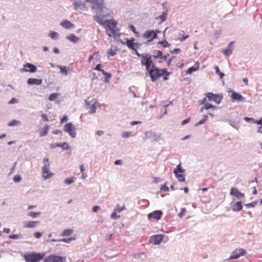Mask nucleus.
<instances>
[{
	"mask_svg": "<svg viewBox=\"0 0 262 262\" xmlns=\"http://www.w3.org/2000/svg\"><path fill=\"white\" fill-rule=\"evenodd\" d=\"M90 2L92 10L95 13L94 20L100 25L103 24V18L107 16L105 14L107 8L104 0H86Z\"/></svg>",
	"mask_w": 262,
	"mask_h": 262,
	"instance_id": "f257e3e1",
	"label": "nucleus"
},
{
	"mask_svg": "<svg viewBox=\"0 0 262 262\" xmlns=\"http://www.w3.org/2000/svg\"><path fill=\"white\" fill-rule=\"evenodd\" d=\"M149 75L152 81H155L158 79L161 78L163 75L168 76V72L165 69H158L156 66L152 67L151 69L147 72Z\"/></svg>",
	"mask_w": 262,
	"mask_h": 262,
	"instance_id": "f03ea898",
	"label": "nucleus"
},
{
	"mask_svg": "<svg viewBox=\"0 0 262 262\" xmlns=\"http://www.w3.org/2000/svg\"><path fill=\"white\" fill-rule=\"evenodd\" d=\"M136 55L141 58V64L145 67L146 72L155 66L151 55L147 53L140 54L138 52L136 53Z\"/></svg>",
	"mask_w": 262,
	"mask_h": 262,
	"instance_id": "7ed1b4c3",
	"label": "nucleus"
},
{
	"mask_svg": "<svg viewBox=\"0 0 262 262\" xmlns=\"http://www.w3.org/2000/svg\"><path fill=\"white\" fill-rule=\"evenodd\" d=\"M44 253H29L24 255V258L27 262H39L45 256Z\"/></svg>",
	"mask_w": 262,
	"mask_h": 262,
	"instance_id": "20e7f679",
	"label": "nucleus"
},
{
	"mask_svg": "<svg viewBox=\"0 0 262 262\" xmlns=\"http://www.w3.org/2000/svg\"><path fill=\"white\" fill-rule=\"evenodd\" d=\"M107 24L106 26V33L110 36H115L116 35V27H117V22L114 20H109L106 21L103 20V24L104 23Z\"/></svg>",
	"mask_w": 262,
	"mask_h": 262,
	"instance_id": "39448f33",
	"label": "nucleus"
},
{
	"mask_svg": "<svg viewBox=\"0 0 262 262\" xmlns=\"http://www.w3.org/2000/svg\"><path fill=\"white\" fill-rule=\"evenodd\" d=\"M43 162L44 165L42 168V174L43 178L46 180L52 177L53 176V173L49 170L50 162L49 159L48 158H44Z\"/></svg>",
	"mask_w": 262,
	"mask_h": 262,
	"instance_id": "423d86ee",
	"label": "nucleus"
},
{
	"mask_svg": "<svg viewBox=\"0 0 262 262\" xmlns=\"http://www.w3.org/2000/svg\"><path fill=\"white\" fill-rule=\"evenodd\" d=\"M160 31L158 30H147L143 34L142 37L145 39H147L148 41H151L154 39L157 38V34L159 33Z\"/></svg>",
	"mask_w": 262,
	"mask_h": 262,
	"instance_id": "0eeeda50",
	"label": "nucleus"
},
{
	"mask_svg": "<svg viewBox=\"0 0 262 262\" xmlns=\"http://www.w3.org/2000/svg\"><path fill=\"white\" fill-rule=\"evenodd\" d=\"M184 172L185 169L182 168L181 164L177 165V168L173 171L176 178L180 182H184L185 180L184 176L183 174Z\"/></svg>",
	"mask_w": 262,
	"mask_h": 262,
	"instance_id": "6e6552de",
	"label": "nucleus"
},
{
	"mask_svg": "<svg viewBox=\"0 0 262 262\" xmlns=\"http://www.w3.org/2000/svg\"><path fill=\"white\" fill-rule=\"evenodd\" d=\"M66 259V257L53 254L46 257L45 258L44 262H64Z\"/></svg>",
	"mask_w": 262,
	"mask_h": 262,
	"instance_id": "1a4fd4ad",
	"label": "nucleus"
},
{
	"mask_svg": "<svg viewBox=\"0 0 262 262\" xmlns=\"http://www.w3.org/2000/svg\"><path fill=\"white\" fill-rule=\"evenodd\" d=\"M63 130L64 132L68 133L72 138L75 137L76 133L75 132V128L72 123L69 122L67 123L64 126Z\"/></svg>",
	"mask_w": 262,
	"mask_h": 262,
	"instance_id": "9d476101",
	"label": "nucleus"
},
{
	"mask_svg": "<svg viewBox=\"0 0 262 262\" xmlns=\"http://www.w3.org/2000/svg\"><path fill=\"white\" fill-rule=\"evenodd\" d=\"M206 96L209 101H213L217 104H219L222 100L221 96L212 93H208L206 94Z\"/></svg>",
	"mask_w": 262,
	"mask_h": 262,
	"instance_id": "9b49d317",
	"label": "nucleus"
},
{
	"mask_svg": "<svg viewBox=\"0 0 262 262\" xmlns=\"http://www.w3.org/2000/svg\"><path fill=\"white\" fill-rule=\"evenodd\" d=\"M246 253V251L244 249H236L229 258V259H237L241 256Z\"/></svg>",
	"mask_w": 262,
	"mask_h": 262,
	"instance_id": "f8f14e48",
	"label": "nucleus"
},
{
	"mask_svg": "<svg viewBox=\"0 0 262 262\" xmlns=\"http://www.w3.org/2000/svg\"><path fill=\"white\" fill-rule=\"evenodd\" d=\"M126 42L125 44L129 49H132L137 52V49L139 48V44L137 42H134L135 38H132L129 40L127 38H125Z\"/></svg>",
	"mask_w": 262,
	"mask_h": 262,
	"instance_id": "ddd939ff",
	"label": "nucleus"
},
{
	"mask_svg": "<svg viewBox=\"0 0 262 262\" xmlns=\"http://www.w3.org/2000/svg\"><path fill=\"white\" fill-rule=\"evenodd\" d=\"M91 102H92V104L90 105V102L86 100L85 104L88 107H89V113L90 114H94L96 112V108L99 106V104L95 99L92 100Z\"/></svg>",
	"mask_w": 262,
	"mask_h": 262,
	"instance_id": "4468645a",
	"label": "nucleus"
},
{
	"mask_svg": "<svg viewBox=\"0 0 262 262\" xmlns=\"http://www.w3.org/2000/svg\"><path fill=\"white\" fill-rule=\"evenodd\" d=\"M37 71V68L35 66L27 63L24 66V68L20 70L21 72L34 73Z\"/></svg>",
	"mask_w": 262,
	"mask_h": 262,
	"instance_id": "2eb2a0df",
	"label": "nucleus"
},
{
	"mask_svg": "<svg viewBox=\"0 0 262 262\" xmlns=\"http://www.w3.org/2000/svg\"><path fill=\"white\" fill-rule=\"evenodd\" d=\"M164 235L163 234H156L151 236L150 238V243L154 245H158L163 239Z\"/></svg>",
	"mask_w": 262,
	"mask_h": 262,
	"instance_id": "dca6fc26",
	"label": "nucleus"
},
{
	"mask_svg": "<svg viewBox=\"0 0 262 262\" xmlns=\"http://www.w3.org/2000/svg\"><path fill=\"white\" fill-rule=\"evenodd\" d=\"M163 213L161 210H156L148 214V219H154L159 220L161 219Z\"/></svg>",
	"mask_w": 262,
	"mask_h": 262,
	"instance_id": "f3484780",
	"label": "nucleus"
},
{
	"mask_svg": "<svg viewBox=\"0 0 262 262\" xmlns=\"http://www.w3.org/2000/svg\"><path fill=\"white\" fill-rule=\"evenodd\" d=\"M230 194L235 196L238 199H242L245 196L244 193L240 192L236 188H232L231 189Z\"/></svg>",
	"mask_w": 262,
	"mask_h": 262,
	"instance_id": "a211bd4d",
	"label": "nucleus"
},
{
	"mask_svg": "<svg viewBox=\"0 0 262 262\" xmlns=\"http://www.w3.org/2000/svg\"><path fill=\"white\" fill-rule=\"evenodd\" d=\"M160 59V62H162L166 60L167 56H163L162 53L160 51H156L155 52L154 54L152 56V58Z\"/></svg>",
	"mask_w": 262,
	"mask_h": 262,
	"instance_id": "6ab92c4d",
	"label": "nucleus"
},
{
	"mask_svg": "<svg viewBox=\"0 0 262 262\" xmlns=\"http://www.w3.org/2000/svg\"><path fill=\"white\" fill-rule=\"evenodd\" d=\"M231 97L232 98V101H243L244 100L245 98L236 92H232Z\"/></svg>",
	"mask_w": 262,
	"mask_h": 262,
	"instance_id": "aec40b11",
	"label": "nucleus"
},
{
	"mask_svg": "<svg viewBox=\"0 0 262 262\" xmlns=\"http://www.w3.org/2000/svg\"><path fill=\"white\" fill-rule=\"evenodd\" d=\"M74 6L75 9L76 10H85L86 9L85 5L81 2H75Z\"/></svg>",
	"mask_w": 262,
	"mask_h": 262,
	"instance_id": "412c9836",
	"label": "nucleus"
},
{
	"mask_svg": "<svg viewBox=\"0 0 262 262\" xmlns=\"http://www.w3.org/2000/svg\"><path fill=\"white\" fill-rule=\"evenodd\" d=\"M60 25L63 27L64 28L69 29L73 28L75 27L74 25L70 22L69 20H64L60 23Z\"/></svg>",
	"mask_w": 262,
	"mask_h": 262,
	"instance_id": "4be33fe9",
	"label": "nucleus"
},
{
	"mask_svg": "<svg viewBox=\"0 0 262 262\" xmlns=\"http://www.w3.org/2000/svg\"><path fill=\"white\" fill-rule=\"evenodd\" d=\"M38 221H28L25 222L24 224V227L26 228H32L36 226Z\"/></svg>",
	"mask_w": 262,
	"mask_h": 262,
	"instance_id": "5701e85b",
	"label": "nucleus"
},
{
	"mask_svg": "<svg viewBox=\"0 0 262 262\" xmlns=\"http://www.w3.org/2000/svg\"><path fill=\"white\" fill-rule=\"evenodd\" d=\"M243 209L241 202H237L232 205V210L235 212L241 211Z\"/></svg>",
	"mask_w": 262,
	"mask_h": 262,
	"instance_id": "b1692460",
	"label": "nucleus"
},
{
	"mask_svg": "<svg viewBox=\"0 0 262 262\" xmlns=\"http://www.w3.org/2000/svg\"><path fill=\"white\" fill-rule=\"evenodd\" d=\"M233 41L230 42L228 45L227 49L223 50V53L224 55L226 56H229L230 54H231L233 49Z\"/></svg>",
	"mask_w": 262,
	"mask_h": 262,
	"instance_id": "393cba45",
	"label": "nucleus"
},
{
	"mask_svg": "<svg viewBox=\"0 0 262 262\" xmlns=\"http://www.w3.org/2000/svg\"><path fill=\"white\" fill-rule=\"evenodd\" d=\"M28 84H36L40 85L42 83V79L36 78H29L27 80Z\"/></svg>",
	"mask_w": 262,
	"mask_h": 262,
	"instance_id": "a878e982",
	"label": "nucleus"
},
{
	"mask_svg": "<svg viewBox=\"0 0 262 262\" xmlns=\"http://www.w3.org/2000/svg\"><path fill=\"white\" fill-rule=\"evenodd\" d=\"M206 98H204L203 100L202 103H204L205 105L204 106H203L201 108V112H202L204 109L208 110L209 108H213V110H215L216 108V107L215 106L212 105L211 104H210L208 103H206Z\"/></svg>",
	"mask_w": 262,
	"mask_h": 262,
	"instance_id": "bb28decb",
	"label": "nucleus"
},
{
	"mask_svg": "<svg viewBox=\"0 0 262 262\" xmlns=\"http://www.w3.org/2000/svg\"><path fill=\"white\" fill-rule=\"evenodd\" d=\"M67 38L71 42H76L79 41V37H77L74 34H71L67 36Z\"/></svg>",
	"mask_w": 262,
	"mask_h": 262,
	"instance_id": "cd10ccee",
	"label": "nucleus"
},
{
	"mask_svg": "<svg viewBox=\"0 0 262 262\" xmlns=\"http://www.w3.org/2000/svg\"><path fill=\"white\" fill-rule=\"evenodd\" d=\"M74 231L72 229H67L66 230H64L61 234V236H70L71 234H73Z\"/></svg>",
	"mask_w": 262,
	"mask_h": 262,
	"instance_id": "c85d7f7f",
	"label": "nucleus"
},
{
	"mask_svg": "<svg viewBox=\"0 0 262 262\" xmlns=\"http://www.w3.org/2000/svg\"><path fill=\"white\" fill-rule=\"evenodd\" d=\"M76 239V235H75L72 237H69V238H63L60 239L59 241L60 242L67 243H70L72 241H74Z\"/></svg>",
	"mask_w": 262,
	"mask_h": 262,
	"instance_id": "c756f323",
	"label": "nucleus"
},
{
	"mask_svg": "<svg viewBox=\"0 0 262 262\" xmlns=\"http://www.w3.org/2000/svg\"><path fill=\"white\" fill-rule=\"evenodd\" d=\"M49 130V126L46 125L44 126V127L42 128V130L40 131L39 133V136L40 137L45 136H46Z\"/></svg>",
	"mask_w": 262,
	"mask_h": 262,
	"instance_id": "7c9ffc66",
	"label": "nucleus"
},
{
	"mask_svg": "<svg viewBox=\"0 0 262 262\" xmlns=\"http://www.w3.org/2000/svg\"><path fill=\"white\" fill-rule=\"evenodd\" d=\"M199 68V66L197 65L196 67H191L189 68L186 71V73L188 74H191L192 72L197 71Z\"/></svg>",
	"mask_w": 262,
	"mask_h": 262,
	"instance_id": "2f4dec72",
	"label": "nucleus"
},
{
	"mask_svg": "<svg viewBox=\"0 0 262 262\" xmlns=\"http://www.w3.org/2000/svg\"><path fill=\"white\" fill-rule=\"evenodd\" d=\"M58 68L60 69V72L66 75H68L67 68L65 66H59Z\"/></svg>",
	"mask_w": 262,
	"mask_h": 262,
	"instance_id": "473e14b6",
	"label": "nucleus"
},
{
	"mask_svg": "<svg viewBox=\"0 0 262 262\" xmlns=\"http://www.w3.org/2000/svg\"><path fill=\"white\" fill-rule=\"evenodd\" d=\"M121 136L123 138H129L133 136V134L131 132H124L122 133Z\"/></svg>",
	"mask_w": 262,
	"mask_h": 262,
	"instance_id": "72a5a7b5",
	"label": "nucleus"
},
{
	"mask_svg": "<svg viewBox=\"0 0 262 262\" xmlns=\"http://www.w3.org/2000/svg\"><path fill=\"white\" fill-rule=\"evenodd\" d=\"M49 36L52 39H57L58 38V34L56 32L51 31Z\"/></svg>",
	"mask_w": 262,
	"mask_h": 262,
	"instance_id": "f704fd0d",
	"label": "nucleus"
},
{
	"mask_svg": "<svg viewBox=\"0 0 262 262\" xmlns=\"http://www.w3.org/2000/svg\"><path fill=\"white\" fill-rule=\"evenodd\" d=\"M125 208V205H123L122 206H120L119 204H117L116 208L115 209L116 211L118 212H120L122 210H123Z\"/></svg>",
	"mask_w": 262,
	"mask_h": 262,
	"instance_id": "c9c22d12",
	"label": "nucleus"
},
{
	"mask_svg": "<svg viewBox=\"0 0 262 262\" xmlns=\"http://www.w3.org/2000/svg\"><path fill=\"white\" fill-rule=\"evenodd\" d=\"M214 69L215 70L216 74H218L220 76V78L221 79H222L224 76V73H223L220 71V69H219L218 66H215Z\"/></svg>",
	"mask_w": 262,
	"mask_h": 262,
	"instance_id": "e433bc0d",
	"label": "nucleus"
},
{
	"mask_svg": "<svg viewBox=\"0 0 262 262\" xmlns=\"http://www.w3.org/2000/svg\"><path fill=\"white\" fill-rule=\"evenodd\" d=\"M58 95L59 94L58 93L51 94L49 97V99L50 101H54L57 98Z\"/></svg>",
	"mask_w": 262,
	"mask_h": 262,
	"instance_id": "4c0bfd02",
	"label": "nucleus"
},
{
	"mask_svg": "<svg viewBox=\"0 0 262 262\" xmlns=\"http://www.w3.org/2000/svg\"><path fill=\"white\" fill-rule=\"evenodd\" d=\"M102 73L105 76V81H107L111 78V74L110 73L105 72L104 70H102Z\"/></svg>",
	"mask_w": 262,
	"mask_h": 262,
	"instance_id": "58836bf2",
	"label": "nucleus"
},
{
	"mask_svg": "<svg viewBox=\"0 0 262 262\" xmlns=\"http://www.w3.org/2000/svg\"><path fill=\"white\" fill-rule=\"evenodd\" d=\"M9 237L11 239H18L23 237V235L21 234H11Z\"/></svg>",
	"mask_w": 262,
	"mask_h": 262,
	"instance_id": "ea45409f",
	"label": "nucleus"
},
{
	"mask_svg": "<svg viewBox=\"0 0 262 262\" xmlns=\"http://www.w3.org/2000/svg\"><path fill=\"white\" fill-rule=\"evenodd\" d=\"M129 28L136 34L137 36H140V33L136 31V28L134 26H133V25H130L129 26Z\"/></svg>",
	"mask_w": 262,
	"mask_h": 262,
	"instance_id": "a19ab883",
	"label": "nucleus"
},
{
	"mask_svg": "<svg viewBox=\"0 0 262 262\" xmlns=\"http://www.w3.org/2000/svg\"><path fill=\"white\" fill-rule=\"evenodd\" d=\"M116 50L113 48V47H111V48L108 51V54L111 56H114L116 54Z\"/></svg>",
	"mask_w": 262,
	"mask_h": 262,
	"instance_id": "79ce46f5",
	"label": "nucleus"
},
{
	"mask_svg": "<svg viewBox=\"0 0 262 262\" xmlns=\"http://www.w3.org/2000/svg\"><path fill=\"white\" fill-rule=\"evenodd\" d=\"M117 211H116L115 210H114L113 212L111 215V217L113 219L116 220L120 218V215H118L117 214Z\"/></svg>",
	"mask_w": 262,
	"mask_h": 262,
	"instance_id": "37998d69",
	"label": "nucleus"
},
{
	"mask_svg": "<svg viewBox=\"0 0 262 262\" xmlns=\"http://www.w3.org/2000/svg\"><path fill=\"white\" fill-rule=\"evenodd\" d=\"M40 213L39 212H29L28 215L33 218H35L36 217V216H37L38 215H40Z\"/></svg>",
	"mask_w": 262,
	"mask_h": 262,
	"instance_id": "c03bdc74",
	"label": "nucleus"
},
{
	"mask_svg": "<svg viewBox=\"0 0 262 262\" xmlns=\"http://www.w3.org/2000/svg\"><path fill=\"white\" fill-rule=\"evenodd\" d=\"M159 18L161 19V22H163L166 20L167 18V13L163 12L160 16Z\"/></svg>",
	"mask_w": 262,
	"mask_h": 262,
	"instance_id": "a18cd8bd",
	"label": "nucleus"
},
{
	"mask_svg": "<svg viewBox=\"0 0 262 262\" xmlns=\"http://www.w3.org/2000/svg\"><path fill=\"white\" fill-rule=\"evenodd\" d=\"M20 123V122L19 121L16 120H13L12 121H10L8 123L9 126H14L18 125Z\"/></svg>",
	"mask_w": 262,
	"mask_h": 262,
	"instance_id": "49530a36",
	"label": "nucleus"
},
{
	"mask_svg": "<svg viewBox=\"0 0 262 262\" xmlns=\"http://www.w3.org/2000/svg\"><path fill=\"white\" fill-rule=\"evenodd\" d=\"M189 37V35H182L181 36H180L179 37V38L178 39L179 40H180L181 41H184L185 39H186L187 38H188Z\"/></svg>",
	"mask_w": 262,
	"mask_h": 262,
	"instance_id": "de8ad7c7",
	"label": "nucleus"
},
{
	"mask_svg": "<svg viewBox=\"0 0 262 262\" xmlns=\"http://www.w3.org/2000/svg\"><path fill=\"white\" fill-rule=\"evenodd\" d=\"M257 203L256 201H253V202L246 204V206L248 208L254 207L257 204Z\"/></svg>",
	"mask_w": 262,
	"mask_h": 262,
	"instance_id": "09e8293b",
	"label": "nucleus"
},
{
	"mask_svg": "<svg viewBox=\"0 0 262 262\" xmlns=\"http://www.w3.org/2000/svg\"><path fill=\"white\" fill-rule=\"evenodd\" d=\"M74 181V179L72 178H67L64 180V183L67 184H71Z\"/></svg>",
	"mask_w": 262,
	"mask_h": 262,
	"instance_id": "8fccbe9b",
	"label": "nucleus"
},
{
	"mask_svg": "<svg viewBox=\"0 0 262 262\" xmlns=\"http://www.w3.org/2000/svg\"><path fill=\"white\" fill-rule=\"evenodd\" d=\"M21 179V177L19 175H16L13 178V181L15 182H19L20 181Z\"/></svg>",
	"mask_w": 262,
	"mask_h": 262,
	"instance_id": "3c124183",
	"label": "nucleus"
},
{
	"mask_svg": "<svg viewBox=\"0 0 262 262\" xmlns=\"http://www.w3.org/2000/svg\"><path fill=\"white\" fill-rule=\"evenodd\" d=\"M61 147L63 149V150H67V149H69V146L68 145V144L67 143H63L61 144Z\"/></svg>",
	"mask_w": 262,
	"mask_h": 262,
	"instance_id": "603ef678",
	"label": "nucleus"
},
{
	"mask_svg": "<svg viewBox=\"0 0 262 262\" xmlns=\"http://www.w3.org/2000/svg\"><path fill=\"white\" fill-rule=\"evenodd\" d=\"M42 235V233L39 232H35L34 233V236L36 238H40Z\"/></svg>",
	"mask_w": 262,
	"mask_h": 262,
	"instance_id": "864d4df0",
	"label": "nucleus"
},
{
	"mask_svg": "<svg viewBox=\"0 0 262 262\" xmlns=\"http://www.w3.org/2000/svg\"><path fill=\"white\" fill-rule=\"evenodd\" d=\"M161 190L163 191H167L169 190V188L165 185H162Z\"/></svg>",
	"mask_w": 262,
	"mask_h": 262,
	"instance_id": "5fc2aeb1",
	"label": "nucleus"
},
{
	"mask_svg": "<svg viewBox=\"0 0 262 262\" xmlns=\"http://www.w3.org/2000/svg\"><path fill=\"white\" fill-rule=\"evenodd\" d=\"M160 43L164 47H167L169 46V45H170L169 43L166 41H161V42H160Z\"/></svg>",
	"mask_w": 262,
	"mask_h": 262,
	"instance_id": "6e6d98bb",
	"label": "nucleus"
},
{
	"mask_svg": "<svg viewBox=\"0 0 262 262\" xmlns=\"http://www.w3.org/2000/svg\"><path fill=\"white\" fill-rule=\"evenodd\" d=\"M207 118H208V116L207 115H205L204 116V118L201 120H200L198 124H203L207 119Z\"/></svg>",
	"mask_w": 262,
	"mask_h": 262,
	"instance_id": "4d7b16f0",
	"label": "nucleus"
},
{
	"mask_svg": "<svg viewBox=\"0 0 262 262\" xmlns=\"http://www.w3.org/2000/svg\"><path fill=\"white\" fill-rule=\"evenodd\" d=\"M17 102V100L15 98H12L9 102V104H14Z\"/></svg>",
	"mask_w": 262,
	"mask_h": 262,
	"instance_id": "13d9d810",
	"label": "nucleus"
},
{
	"mask_svg": "<svg viewBox=\"0 0 262 262\" xmlns=\"http://www.w3.org/2000/svg\"><path fill=\"white\" fill-rule=\"evenodd\" d=\"M95 70L98 71H101V72H102V70H103L102 69H101V64H98L95 68Z\"/></svg>",
	"mask_w": 262,
	"mask_h": 262,
	"instance_id": "bf43d9fd",
	"label": "nucleus"
},
{
	"mask_svg": "<svg viewBox=\"0 0 262 262\" xmlns=\"http://www.w3.org/2000/svg\"><path fill=\"white\" fill-rule=\"evenodd\" d=\"M41 118L42 119L44 120V121H48V116L46 114H42L41 115Z\"/></svg>",
	"mask_w": 262,
	"mask_h": 262,
	"instance_id": "052dcab7",
	"label": "nucleus"
},
{
	"mask_svg": "<svg viewBox=\"0 0 262 262\" xmlns=\"http://www.w3.org/2000/svg\"><path fill=\"white\" fill-rule=\"evenodd\" d=\"M68 118H67V117L66 116H64L60 120V123H63L64 122H66L67 121Z\"/></svg>",
	"mask_w": 262,
	"mask_h": 262,
	"instance_id": "680f3d73",
	"label": "nucleus"
},
{
	"mask_svg": "<svg viewBox=\"0 0 262 262\" xmlns=\"http://www.w3.org/2000/svg\"><path fill=\"white\" fill-rule=\"evenodd\" d=\"M100 209V207L98 206H94L93 207V211L94 212H96L98 209Z\"/></svg>",
	"mask_w": 262,
	"mask_h": 262,
	"instance_id": "e2e57ef3",
	"label": "nucleus"
},
{
	"mask_svg": "<svg viewBox=\"0 0 262 262\" xmlns=\"http://www.w3.org/2000/svg\"><path fill=\"white\" fill-rule=\"evenodd\" d=\"M255 123L257 124H260L262 125V117L259 120L255 121Z\"/></svg>",
	"mask_w": 262,
	"mask_h": 262,
	"instance_id": "0e129e2a",
	"label": "nucleus"
},
{
	"mask_svg": "<svg viewBox=\"0 0 262 262\" xmlns=\"http://www.w3.org/2000/svg\"><path fill=\"white\" fill-rule=\"evenodd\" d=\"M115 165H120L122 164V161L121 160H117L115 161Z\"/></svg>",
	"mask_w": 262,
	"mask_h": 262,
	"instance_id": "69168bd1",
	"label": "nucleus"
},
{
	"mask_svg": "<svg viewBox=\"0 0 262 262\" xmlns=\"http://www.w3.org/2000/svg\"><path fill=\"white\" fill-rule=\"evenodd\" d=\"M3 232L6 233H9L10 232V229L9 228H5L3 229Z\"/></svg>",
	"mask_w": 262,
	"mask_h": 262,
	"instance_id": "338daca9",
	"label": "nucleus"
},
{
	"mask_svg": "<svg viewBox=\"0 0 262 262\" xmlns=\"http://www.w3.org/2000/svg\"><path fill=\"white\" fill-rule=\"evenodd\" d=\"M181 51L180 49H174L172 51V53H179Z\"/></svg>",
	"mask_w": 262,
	"mask_h": 262,
	"instance_id": "774afa93",
	"label": "nucleus"
}]
</instances>
